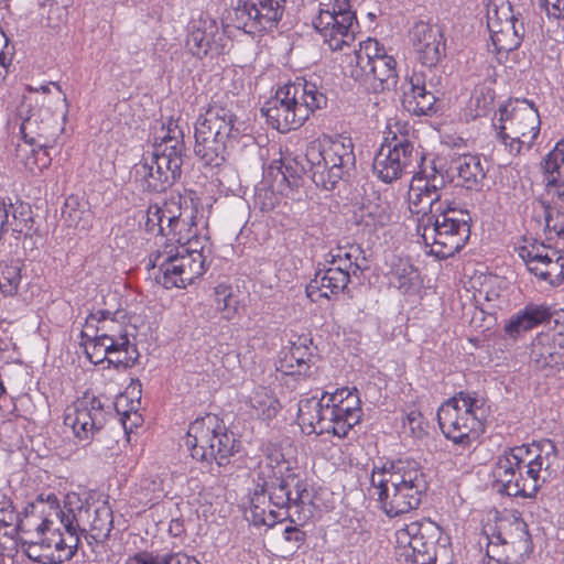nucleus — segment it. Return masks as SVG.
<instances>
[{"mask_svg":"<svg viewBox=\"0 0 564 564\" xmlns=\"http://www.w3.org/2000/svg\"><path fill=\"white\" fill-rule=\"evenodd\" d=\"M371 488L369 494L371 497H377L378 502L380 503V508L388 514L386 498H387V479H386V466L381 468L373 469L371 475Z\"/></svg>","mask_w":564,"mask_h":564,"instance_id":"5fc2aeb1","label":"nucleus"},{"mask_svg":"<svg viewBox=\"0 0 564 564\" xmlns=\"http://www.w3.org/2000/svg\"><path fill=\"white\" fill-rule=\"evenodd\" d=\"M360 419L361 408L357 391L348 388L333 393L324 392L321 398H306L299 403L297 421L305 434L327 433L346 437Z\"/></svg>","mask_w":564,"mask_h":564,"instance_id":"f03ea898","label":"nucleus"},{"mask_svg":"<svg viewBox=\"0 0 564 564\" xmlns=\"http://www.w3.org/2000/svg\"><path fill=\"white\" fill-rule=\"evenodd\" d=\"M358 256L359 247L338 246L326 254L325 261L329 264V268L341 270L343 273H348V279H350V275H355L361 270L358 263Z\"/></svg>","mask_w":564,"mask_h":564,"instance_id":"58836bf2","label":"nucleus"},{"mask_svg":"<svg viewBox=\"0 0 564 564\" xmlns=\"http://www.w3.org/2000/svg\"><path fill=\"white\" fill-rule=\"evenodd\" d=\"M209 253L208 239L196 230L178 245L165 243L150 257L153 268H159L156 276L164 288H185L206 271Z\"/></svg>","mask_w":564,"mask_h":564,"instance_id":"39448f33","label":"nucleus"},{"mask_svg":"<svg viewBox=\"0 0 564 564\" xmlns=\"http://www.w3.org/2000/svg\"><path fill=\"white\" fill-rule=\"evenodd\" d=\"M21 210L18 213L13 210V220L9 223L12 231L28 236L33 227V218L29 207L20 206Z\"/></svg>","mask_w":564,"mask_h":564,"instance_id":"13d9d810","label":"nucleus"},{"mask_svg":"<svg viewBox=\"0 0 564 564\" xmlns=\"http://www.w3.org/2000/svg\"><path fill=\"white\" fill-rule=\"evenodd\" d=\"M485 400L475 392H458L437 411L444 436L463 447L475 442L485 430Z\"/></svg>","mask_w":564,"mask_h":564,"instance_id":"0eeeda50","label":"nucleus"},{"mask_svg":"<svg viewBox=\"0 0 564 564\" xmlns=\"http://www.w3.org/2000/svg\"><path fill=\"white\" fill-rule=\"evenodd\" d=\"M175 560V553L153 554L152 552L142 551L130 556L127 564H172Z\"/></svg>","mask_w":564,"mask_h":564,"instance_id":"bf43d9fd","label":"nucleus"},{"mask_svg":"<svg viewBox=\"0 0 564 564\" xmlns=\"http://www.w3.org/2000/svg\"><path fill=\"white\" fill-rule=\"evenodd\" d=\"M546 312L536 305H527L523 310L512 315L505 325V332L511 338H517L544 321Z\"/></svg>","mask_w":564,"mask_h":564,"instance_id":"e433bc0d","label":"nucleus"},{"mask_svg":"<svg viewBox=\"0 0 564 564\" xmlns=\"http://www.w3.org/2000/svg\"><path fill=\"white\" fill-rule=\"evenodd\" d=\"M172 215V213L170 214ZM173 219L167 220L165 237L170 243L178 245L198 230L197 215L193 208H182L181 198H176V212Z\"/></svg>","mask_w":564,"mask_h":564,"instance_id":"2f4dec72","label":"nucleus"},{"mask_svg":"<svg viewBox=\"0 0 564 564\" xmlns=\"http://www.w3.org/2000/svg\"><path fill=\"white\" fill-rule=\"evenodd\" d=\"M444 185V176L436 171L431 175H414L412 177L408 192V203L412 214L421 215L417 225L425 223L427 217H434V214L440 210L437 205Z\"/></svg>","mask_w":564,"mask_h":564,"instance_id":"6ab92c4d","label":"nucleus"},{"mask_svg":"<svg viewBox=\"0 0 564 564\" xmlns=\"http://www.w3.org/2000/svg\"><path fill=\"white\" fill-rule=\"evenodd\" d=\"M390 486L393 497L390 500V521L419 507L426 481L419 464L413 459H398L390 464Z\"/></svg>","mask_w":564,"mask_h":564,"instance_id":"f8f14e48","label":"nucleus"},{"mask_svg":"<svg viewBox=\"0 0 564 564\" xmlns=\"http://www.w3.org/2000/svg\"><path fill=\"white\" fill-rule=\"evenodd\" d=\"M185 444L193 458L200 462L215 460L219 466L227 465L240 447L235 434L214 414H207L191 423Z\"/></svg>","mask_w":564,"mask_h":564,"instance_id":"1a4fd4ad","label":"nucleus"},{"mask_svg":"<svg viewBox=\"0 0 564 564\" xmlns=\"http://www.w3.org/2000/svg\"><path fill=\"white\" fill-rule=\"evenodd\" d=\"M12 207L11 203L7 204L6 200L0 197V240L3 237V234L8 230L9 213Z\"/></svg>","mask_w":564,"mask_h":564,"instance_id":"774afa93","label":"nucleus"},{"mask_svg":"<svg viewBox=\"0 0 564 564\" xmlns=\"http://www.w3.org/2000/svg\"><path fill=\"white\" fill-rule=\"evenodd\" d=\"M156 139H159L160 142H156L153 149L171 154L173 158L183 159L185 151L184 134L176 120L170 118L169 121L162 126Z\"/></svg>","mask_w":564,"mask_h":564,"instance_id":"4c0bfd02","label":"nucleus"},{"mask_svg":"<svg viewBox=\"0 0 564 564\" xmlns=\"http://www.w3.org/2000/svg\"><path fill=\"white\" fill-rule=\"evenodd\" d=\"M105 423V410L100 399L89 392L65 409L64 424L72 429L79 441L90 440Z\"/></svg>","mask_w":564,"mask_h":564,"instance_id":"f3484780","label":"nucleus"},{"mask_svg":"<svg viewBox=\"0 0 564 564\" xmlns=\"http://www.w3.org/2000/svg\"><path fill=\"white\" fill-rule=\"evenodd\" d=\"M349 281L348 273H343L341 270H318L306 286V295L312 302H317L321 297L330 299L332 295L343 292Z\"/></svg>","mask_w":564,"mask_h":564,"instance_id":"c85d7f7f","label":"nucleus"},{"mask_svg":"<svg viewBox=\"0 0 564 564\" xmlns=\"http://www.w3.org/2000/svg\"><path fill=\"white\" fill-rule=\"evenodd\" d=\"M458 178L467 188H473L485 177L480 159L476 155L465 154L455 162Z\"/></svg>","mask_w":564,"mask_h":564,"instance_id":"37998d69","label":"nucleus"},{"mask_svg":"<svg viewBox=\"0 0 564 564\" xmlns=\"http://www.w3.org/2000/svg\"><path fill=\"white\" fill-rule=\"evenodd\" d=\"M140 401H131V406L128 409V397L120 395L116 401V410L120 415V422L126 433H132L134 429L140 426L143 422L141 414L138 412Z\"/></svg>","mask_w":564,"mask_h":564,"instance_id":"49530a36","label":"nucleus"},{"mask_svg":"<svg viewBox=\"0 0 564 564\" xmlns=\"http://www.w3.org/2000/svg\"><path fill=\"white\" fill-rule=\"evenodd\" d=\"M265 507L267 506L262 507V506H258V505H256V507H250L246 513L247 519L249 521H251L257 527L265 525L267 513H268Z\"/></svg>","mask_w":564,"mask_h":564,"instance_id":"69168bd1","label":"nucleus"},{"mask_svg":"<svg viewBox=\"0 0 564 564\" xmlns=\"http://www.w3.org/2000/svg\"><path fill=\"white\" fill-rule=\"evenodd\" d=\"M488 29L491 44L498 54H508L521 45L524 32L523 24L501 25L495 18Z\"/></svg>","mask_w":564,"mask_h":564,"instance_id":"473e14b6","label":"nucleus"},{"mask_svg":"<svg viewBox=\"0 0 564 564\" xmlns=\"http://www.w3.org/2000/svg\"><path fill=\"white\" fill-rule=\"evenodd\" d=\"M327 96L323 88L311 80L297 78L280 87L262 107L268 123L280 132L300 128L310 116L325 108Z\"/></svg>","mask_w":564,"mask_h":564,"instance_id":"20e7f679","label":"nucleus"},{"mask_svg":"<svg viewBox=\"0 0 564 564\" xmlns=\"http://www.w3.org/2000/svg\"><path fill=\"white\" fill-rule=\"evenodd\" d=\"M65 529L78 532H89L96 541L105 540L112 529V512L110 508L102 505L93 508L89 505L80 506L70 518H65Z\"/></svg>","mask_w":564,"mask_h":564,"instance_id":"393cba45","label":"nucleus"},{"mask_svg":"<svg viewBox=\"0 0 564 564\" xmlns=\"http://www.w3.org/2000/svg\"><path fill=\"white\" fill-rule=\"evenodd\" d=\"M267 487L265 485H260V482L257 484V487L250 498V507L258 506H267L269 502V497H267Z\"/></svg>","mask_w":564,"mask_h":564,"instance_id":"338daca9","label":"nucleus"},{"mask_svg":"<svg viewBox=\"0 0 564 564\" xmlns=\"http://www.w3.org/2000/svg\"><path fill=\"white\" fill-rule=\"evenodd\" d=\"M498 137L511 155L529 151L540 133L538 108L527 99H514L499 108Z\"/></svg>","mask_w":564,"mask_h":564,"instance_id":"6e6552de","label":"nucleus"},{"mask_svg":"<svg viewBox=\"0 0 564 564\" xmlns=\"http://www.w3.org/2000/svg\"><path fill=\"white\" fill-rule=\"evenodd\" d=\"M61 528L50 525L45 531L37 528V539L22 541L26 556L42 564H61L70 560L78 547L79 536L69 529L62 533Z\"/></svg>","mask_w":564,"mask_h":564,"instance_id":"ddd939ff","label":"nucleus"},{"mask_svg":"<svg viewBox=\"0 0 564 564\" xmlns=\"http://www.w3.org/2000/svg\"><path fill=\"white\" fill-rule=\"evenodd\" d=\"M182 165L183 159L153 149L134 165L133 173L143 189L163 192L181 176Z\"/></svg>","mask_w":564,"mask_h":564,"instance_id":"dca6fc26","label":"nucleus"},{"mask_svg":"<svg viewBox=\"0 0 564 564\" xmlns=\"http://www.w3.org/2000/svg\"><path fill=\"white\" fill-rule=\"evenodd\" d=\"M388 142V138H383L381 148L376 154L372 163L373 174L384 184L388 183V153L383 152V148Z\"/></svg>","mask_w":564,"mask_h":564,"instance_id":"680f3d73","label":"nucleus"},{"mask_svg":"<svg viewBox=\"0 0 564 564\" xmlns=\"http://www.w3.org/2000/svg\"><path fill=\"white\" fill-rule=\"evenodd\" d=\"M409 41L417 53V58L426 67L436 66L445 54V40L442 31L425 21H416L409 30Z\"/></svg>","mask_w":564,"mask_h":564,"instance_id":"b1692460","label":"nucleus"},{"mask_svg":"<svg viewBox=\"0 0 564 564\" xmlns=\"http://www.w3.org/2000/svg\"><path fill=\"white\" fill-rule=\"evenodd\" d=\"M545 189L554 204L564 203V139L544 158Z\"/></svg>","mask_w":564,"mask_h":564,"instance_id":"bb28decb","label":"nucleus"},{"mask_svg":"<svg viewBox=\"0 0 564 564\" xmlns=\"http://www.w3.org/2000/svg\"><path fill=\"white\" fill-rule=\"evenodd\" d=\"M417 162L419 154L409 139L403 133L400 138L393 134L390 139V181L399 178L402 174L414 173Z\"/></svg>","mask_w":564,"mask_h":564,"instance_id":"c756f323","label":"nucleus"},{"mask_svg":"<svg viewBox=\"0 0 564 564\" xmlns=\"http://www.w3.org/2000/svg\"><path fill=\"white\" fill-rule=\"evenodd\" d=\"M305 161L312 181L326 191L335 188L348 170L355 165L354 145L348 138L322 135L311 141Z\"/></svg>","mask_w":564,"mask_h":564,"instance_id":"423d86ee","label":"nucleus"},{"mask_svg":"<svg viewBox=\"0 0 564 564\" xmlns=\"http://www.w3.org/2000/svg\"><path fill=\"white\" fill-rule=\"evenodd\" d=\"M286 485H290V510L294 509L299 520L312 516L313 496L305 480L294 474L286 475Z\"/></svg>","mask_w":564,"mask_h":564,"instance_id":"c9c22d12","label":"nucleus"},{"mask_svg":"<svg viewBox=\"0 0 564 564\" xmlns=\"http://www.w3.org/2000/svg\"><path fill=\"white\" fill-rule=\"evenodd\" d=\"M21 283V263L19 260L0 262V293L15 295Z\"/></svg>","mask_w":564,"mask_h":564,"instance_id":"a18cd8bd","label":"nucleus"},{"mask_svg":"<svg viewBox=\"0 0 564 564\" xmlns=\"http://www.w3.org/2000/svg\"><path fill=\"white\" fill-rule=\"evenodd\" d=\"M306 338L301 343H293L292 347L280 358L276 370L286 376L311 378L315 375L316 366L314 356L305 345Z\"/></svg>","mask_w":564,"mask_h":564,"instance_id":"cd10ccee","label":"nucleus"},{"mask_svg":"<svg viewBox=\"0 0 564 564\" xmlns=\"http://www.w3.org/2000/svg\"><path fill=\"white\" fill-rule=\"evenodd\" d=\"M176 212V198L172 197L162 205H150L147 210V219L144 223L145 230L165 237L166 226H163V219L171 220Z\"/></svg>","mask_w":564,"mask_h":564,"instance_id":"79ce46f5","label":"nucleus"},{"mask_svg":"<svg viewBox=\"0 0 564 564\" xmlns=\"http://www.w3.org/2000/svg\"><path fill=\"white\" fill-rule=\"evenodd\" d=\"M267 492L269 494V503L278 509L290 510V485H286V476L276 480V482L268 484Z\"/></svg>","mask_w":564,"mask_h":564,"instance_id":"3c124183","label":"nucleus"},{"mask_svg":"<svg viewBox=\"0 0 564 564\" xmlns=\"http://www.w3.org/2000/svg\"><path fill=\"white\" fill-rule=\"evenodd\" d=\"M106 344L101 345V337L95 335L94 338H89L85 344V352L87 358L93 364H99L105 358L108 359L109 355L119 354V350L115 347H105Z\"/></svg>","mask_w":564,"mask_h":564,"instance_id":"864d4df0","label":"nucleus"},{"mask_svg":"<svg viewBox=\"0 0 564 564\" xmlns=\"http://www.w3.org/2000/svg\"><path fill=\"white\" fill-rule=\"evenodd\" d=\"M32 508L37 510L43 514V521L39 525L41 531H45V529H50V525H54L55 521L59 523V525L65 529V518H70L74 513L73 509H66V507L61 508L59 501L55 494H40L34 502L32 503Z\"/></svg>","mask_w":564,"mask_h":564,"instance_id":"72a5a7b5","label":"nucleus"},{"mask_svg":"<svg viewBox=\"0 0 564 564\" xmlns=\"http://www.w3.org/2000/svg\"><path fill=\"white\" fill-rule=\"evenodd\" d=\"M402 107L411 115L425 116L434 112L437 98L427 91L420 76L405 78L400 88Z\"/></svg>","mask_w":564,"mask_h":564,"instance_id":"a878e982","label":"nucleus"},{"mask_svg":"<svg viewBox=\"0 0 564 564\" xmlns=\"http://www.w3.org/2000/svg\"><path fill=\"white\" fill-rule=\"evenodd\" d=\"M386 52L388 51L383 44L379 43L375 39L368 37L366 41L360 43L359 50L356 51L357 64L361 68H365V65H368L372 59L386 54Z\"/></svg>","mask_w":564,"mask_h":564,"instance_id":"603ef678","label":"nucleus"},{"mask_svg":"<svg viewBox=\"0 0 564 564\" xmlns=\"http://www.w3.org/2000/svg\"><path fill=\"white\" fill-rule=\"evenodd\" d=\"M285 462L283 460V455L275 451L273 453L268 454L263 459H261L257 467V477L260 485L276 482V480L284 478L283 477V468Z\"/></svg>","mask_w":564,"mask_h":564,"instance_id":"c03bdc74","label":"nucleus"},{"mask_svg":"<svg viewBox=\"0 0 564 564\" xmlns=\"http://www.w3.org/2000/svg\"><path fill=\"white\" fill-rule=\"evenodd\" d=\"M495 18L501 25L523 24L513 13L511 2H490L487 10V25H490Z\"/></svg>","mask_w":564,"mask_h":564,"instance_id":"09e8293b","label":"nucleus"},{"mask_svg":"<svg viewBox=\"0 0 564 564\" xmlns=\"http://www.w3.org/2000/svg\"><path fill=\"white\" fill-rule=\"evenodd\" d=\"M364 69H368L372 75V90L375 93H383L386 90V82L388 79V52L371 63L365 65Z\"/></svg>","mask_w":564,"mask_h":564,"instance_id":"8fccbe9b","label":"nucleus"},{"mask_svg":"<svg viewBox=\"0 0 564 564\" xmlns=\"http://www.w3.org/2000/svg\"><path fill=\"white\" fill-rule=\"evenodd\" d=\"M248 403L254 414L263 421L275 417L281 408L279 400L265 387H258L249 397Z\"/></svg>","mask_w":564,"mask_h":564,"instance_id":"a19ab883","label":"nucleus"},{"mask_svg":"<svg viewBox=\"0 0 564 564\" xmlns=\"http://www.w3.org/2000/svg\"><path fill=\"white\" fill-rule=\"evenodd\" d=\"M393 564H437L433 542L424 540L423 527L416 522L394 520Z\"/></svg>","mask_w":564,"mask_h":564,"instance_id":"2eb2a0df","label":"nucleus"},{"mask_svg":"<svg viewBox=\"0 0 564 564\" xmlns=\"http://www.w3.org/2000/svg\"><path fill=\"white\" fill-rule=\"evenodd\" d=\"M283 538L286 542H292L300 547L306 541V533L299 527L289 525L283 531Z\"/></svg>","mask_w":564,"mask_h":564,"instance_id":"e2e57ef3","label":"nucleus"},{"mask_svg":"<svg viewBox=\"0 0 564 564\" xmlns=\"http://www.w3.org/2000/svg\"><path fill=\"white\" fill-rule=\"evenodd\" d=\"M89 321H97L96 335L101 337V345L106 344L105 347H115L119 350V354H124L122 358H110V364L117 368H127L137 361L139 356L137 347L130 344L123 325L111 317L110 311H98L95 314H90Z\"/></svg>","mask_w":564,"mask_h":564,"instance_id":"aec40b11","label":"nucleus"},{"mask_svg":"<svg viewBox=\"0 0 564 564\" xmlns=\"http://www.w3.org/2000/svg\"><path fill=\"white\" fill-rule=\"evenodd\" d=\"M469 220L467 212L449 208L417 225V234L430 254L447 259L457 253L469 239Z\"/></svg>","mask_w":564,"mask_h":564,"instance_id":"9d476101","label":"nucleus"},{"mask_svg":"<svg viewBox=\"0 0 564 564\" xmlns=\"http://www.w3.org/2000/svg\"><path fill=\"white\" fill-rule=\"evenodd\" d=\"M395 431L401 440H422L427 435L429 422L416 403L401 409L400 416L395 419Z\"/></svg>","mask_w":564,"mask_h":564,"instance_id":"7c9ffc66","label":"nucleus"},{"mask_svg":"<svg viewBox=\"0 0 564 564\" xmlns=\"http://www.w3.org/2000/svg\"><path fill=\"white\" fill-rule=\"evenodd\" d=\"M540 10L545 12L549 19L564 18V2H540Z\"/></svg>","mask_w":564,"mask_h":564,"instance_id":"0e129e2a","label":"nucleus"},{"mask_svg":"<svg viewBox=\"0 0 564 564\" xmlns=\"http://www.w3.org/2000/svg\"><path fill=\"white\" fill-rule=\"evenodd\" d=\"M62 217L65 225L74 229L86 231L91 226L93 217L87 203L74 195L65 199Z\"/></svg>","mask_w":564,"mask_h":564,"instance_id":"ea45409f","label":"nucleus"},{"mask_svg":"<svg viewBox=\"0 0 564 564\" xmlns=\"http://www.w3.org/2000/svg\"><path fill=\"white\" fill-rule=\"evenodd\" d=\"M279 203V195L268 186H260L256 189L254 207L262 213H269L275 208Z\"/></svg>","mask_w":564,"mask_h":564,"instance_id":"6e6d98bb","label":"nucleus"},{"mask_svg":"<svg viewBox=\"0 0 564 564\" xmlns=\"http://www.w3.org/2000/svg\"><path fill=\"white\" fill-rule=\"evenodd\" d=\"M215 302L217 310L227 319H231L238 313L239 303L228 285L220 284L215 288Z\"/></svg>","mask_w":564,"mask_h":564,"instance_id":"de8ad7c7","label":"nucleus"},{"mask_svg":"<svg viewBox=\"0 0 564 564\" xmlns=\"http://www.w3.org/2000/svg\"><path fill=\"white\" fill-rule=\"evenodd\" d=\"M230 40L219 30L217 23L209 18L192 21L186 39V47L196 57L218 56L226 52Z\"/></svg>","mask_w":564,"mask_h":564,"instance_id":"4be33fe9","label":"nucleus"},{"mask_svg":"<svg viewBox=\"0 0 564 564\" xmlns=\"http://www.w3.org/2000/svg\"><path fill=\"white\" fill-rule=\"evenodd\" d=\"M61 94L56 101V106L52 111L50 107H43L26 117L21 123V134L23 140L31 144L37 145V154H42V166L45 167L50 163L46 149L52 148L57 138L64 131L68 115V102L66 95L63 93L59 84L51 83Z\"/></svg>","mask_w":564,"mask_h":564,"instance_id":"9b49d317","label":"nucleus"},{"mask_svg":"<svg viewBox=\"0 0 564 564\" xmlns=\"http://www.w3.org/2000/svg\"><path fill=\"white\" fill-rule=\"evenodd\" d=\"M518 252L528 270L539 280L551 285H557L563 281L564 257L558 250L534 241L521 246Z\"/></svg>","mask_w":564,"mask_h":564,"instance_id":"a211bd4d","label":"nucleus"},{"mask_svg":"<svg viewBox=\"0 0 564 564\" xmlns=\"http://www.w3.org/2000/svg\"><path fill=\"white\" fill-rule=\"evenodd\" d=\"M283 14L280 2H238L234 21L248 33L271 29Z\"/></svg>","mask_w":564,"mask_h":564,"instance_id":"5701e85b","label":"nucleus"},{"mask_svg":"<svg viewBox=\"0 0 564 564\" xmlns=\"http://www.w3.org/2000/svg\"><path fill=\"white\" fill-rule=\"evenodd\" d=\"M531 362L539 369L564 367V315L555 324L539 333L531 344Z\"/></svg>","mask_w":564,"mask_h":564,"instance_id":"412c9836","label":"nucleus"},{"mask_svg":"<svg viewBox=\"0 0 564 564\" xmlns=\"http://www.w3.org/2000/svg\"><path fill=\"white\" fill-rule=\"evenodd\" d=\"M560 466L556 445L551 440H542L505 452L497 458L492 476L508 496L531 498L544 484L556 478Z\"/></svg>","mask_w":564,"mask_h":564,"instance_id":"f257e3e1","label":"nucleus"},{"mask_svg":"<svg viewBox=\"0 0 564 564\" xmlns=\"http://www.w3.org/2000/svg\"><path fill=\"white\" fill-rule=\"evenodd\" d=\"M194 152L210 167L221 166L240 137L232 102L213 99L195 122Z\"/></svg>","mask_w":564,"mask_h":564,"instance_id":"7ed1b4c3","label":"nucleus"},{"mask_svg":"<svg viewBox=\"0 0 564 564\" xmlns=\"http://www.w3.org/2000/svg\"><path fill=\"white\" fill-rule=\"evenodd\" d=\"M314 21L315 29L324 37L332 51H343L355 40V26L358 25L356 12L349 2H326Z\"/></svg>","mask_w":564,"mask_h":564,"instance_id":"4468645a","label":"nucleus"},{"mask_svg":"<svg viewBox=\"0 0 564 564\" xmlns=\"http://www.w3.org/2000/svg\"><path fill=\"white\" fill-rule=\"evenodd\" d=\"M545 231L549 239L564 235V213L556 208H545Z\"/></svg>","mask_w":564,"mask_h":564,"instance_id":"4d7b16f0","label":"nucleus"},{"mask_svg":"<svg viewBox=\"0 0 564 564\" xmlns=\"http://www.w3.org/2000/svg\"><path fill=\"white\" fill-rule=\"evenodd\" d=\"M390 285L395 286L403 293L415 290L420 285L417 270L408 257L393 256L390 263Z\"/></svg>","mask_w":564,"mask_h":564,"instance_id":"f704fd0d","label":"nucleus"},{"mask_svg":"<svg viewBox=\"0 0 564 564\" xmlns=\"http://www.w3.org/2000/svg\"><path fill=\"white\" fill-rule=\"evenodd\" d=\"M514 530L518 532V541H511V542H508L506 540H501V542L506 545H509L511 544L512 546H514L517 544V549L518 551L520 552V555L522 556L523 554H529L531 551H532V542H531V538L527 531V525L525 523L523 522H519V521H516L514 522Z\"/></svg>","mask_w":564,"mask_h":564,"instance_id":"052dcab7","label":"nucleus"}]
</instances>
